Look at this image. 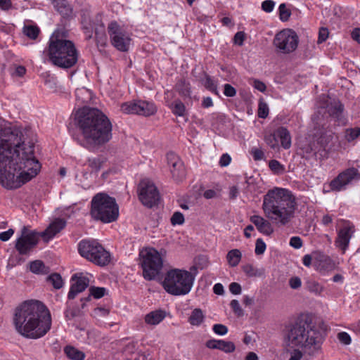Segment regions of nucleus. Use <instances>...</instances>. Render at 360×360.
I'll use <instances>...</instances> for the list:
<instances>
[{
  "instance_id": "14",
  "label": "nucleus",
  "mask_w": 360,
  "mask_h": 360,
  "mask_svg": "<svg viewBox=\"0 0 360 360\" xmlns=\"http://www.w3.org/2000/svg\"><path fill=\"white\" fill-rule=\"evenodd\" d=\"M274 45L282 53H291L297 47L298 37L295 32L290 29L283 30L276 34Z\"/></svg>"
},
{
  "instance_id": "15",
  "label": "nucleus",
  "mask_w": 360,
  "mask_h": 360,
  "mask_svg": "<svg viewBox=\"0 0 360 360\" xmlns=\"http://www.w3.org/2000/svg\"><path fill=\"white\" fill-rule=\"evenodd\" d=\"M108 32L114 47L122 52L129 50L131 39L117 21L113 20L108 24Z\"/></svg>"
},
{
  "instance_id": "21",
  "label": "nucleus",
  "mask_w": 360,
  "mask_h": 360,
  "mask_svg": "<svg viewBox=\"0 0 360 360\" xmlns=\"http://www.w3.org/2000/svg\"><path fill=\"white\" fill-rule=\"evenodd\" d=\"M354 231V227L350 226H345L339 231L335 244L342 250L343 252L347 248Z\"/></svg>"
},
{
  "instance_id": "1",
  "label": "nucleus",
  "mask_w": 360,
  "mask_h": 360,
  "mask_svg": "<svg viewBox=\"0 0 360 360\" xmlns=\"http://www.w3.org/2000/svg\"><path fill=\"white\" fill-rule=\"evenodd\" d=\"M41 164L34 155V144L26 143L23 133L15 127L0 130V184L15 190L36 176Z\"/></svg>"
},
{
  "instance_id": "2",
  "label": "nucleus",
  "mask_w": 360,
  "mask_h": 360,
  "mask_svg": "<svg viewBox=\"0 0 360 360\" xmlns=\"http://www.w3.org/2000/svg\"><path fill=\"white\" fill-rule=\"evenodd\" d=\"M75 123L82 136L79 143L86 149L98 148L112 139V123L98 108H79L75 114Z\"/></svg>"
},
{
  "instance_id": "64",
  "label": "nucleus",
  "mask_w": 360,
  "mask_h": 360,
  "mask_svg": "<svg viewBox=\"0 0 360 360\" xmlns=\"http://www.w3.org/2000/svg\"><path fill=\"white\" fill-rule=\"evenodd\" d=\"M231 161V158L229 154H227V153L223 154L221 156L220 160H219V165L221 167H226L230 164Z\"/></svg>"
},
{
  "instance_id": "18",
  "label": "nucleus",
  "mask_w": 360,
  "mask_h": 360,
  "mask_svg": "<svg viewBox=\"0 0 360 360\" xmlns=\"http://www.w3.org/2000/svg\"><path fill=\"white\" fill-rule=\"evenodd\" d=\"M72 281L74 283L71 285L70 291L68 295L69 300L74 299L76 295L85 290L89 283V280L82 274H75L72 276Z\"/></svg>"
},
{
  "instance_id": "43",
  "label": "nucleus",
  "mask_w": 360,
  "mask_h": 360,
  "mask_svg": "<svg viewBox=\"0 0 360 360\" xmlns=\"http://www.w3.org/2000/svg\"><path fill=\"white\" fill-rule=\"evenodd\" d=\"M243 272L249 277H256L262 275V273L252 264H247L242 266Z\"/></svg>"
},
{
  "instance_id": "26",
  "label": "nucleus",
  "mask_w": 360,
  "mask_h": 360,
  "mask_svg": "<svg viewBox=\"0 0 360 360\" xmlns=\"http://www.w3.org/2000/svg\"><path fill=\"white\" fill-rule=\"evenodd\" d=\"M167 313L165 310L157 309L152 311L145 316L146 323L151 326L159 324L166 317Z\"/></svg>"
},
{
  "instance_id": "31",
  "label": "nucleus",
  "mask_w": 360,
  "mask_h": 360,
  "mask_svg": "<svg viewBox=\"0 0 360 360\" xmlns=\"http://www.w3.org/2000/svg\"><path fill=\"white\" fill-rule=\"evenodd\" d=\"M242 258V253L238 249L230 250L226 255L228 264L231 267L238 265Z\"/></svg>"
},
{
  "instance_id": "13",
  "label": "nucleus",
  "mask_w": 360,
  "mask_h": 360,
  "mask_svg": "<svg viewBox=\"0 0 360 360\" xmlns=\"http://www.w3.org/2000/svg\"><path fill=\"white\" fill-rule=\"evenodd\" d=\"M138 192L140 201L148 207L157 205L160 200L157 187L148 179H143L140 181Z\"/></svg>"
},
{
  "instance_id": "38",
  "label": "nucleus",
  "mask_w": 360,
  "mask_h": 360,
  "mask_svg": "<svg viewBox=\"0 0 360 360\" xmlns=\"http://www.w3.org/2000/svg\"><path fill=\"white\" fill-rule=\"evenodd\" d=\"M188 322L193 326H199L202 322V311L200 309H195L188 318Z\"/></svg>"
},
{
  "instance_id": "34",
  "label": "nucleus",
  "mask_w": 360,
  "mask_h": 360,
  "mask_svg": "<svg viewBox=\"0 0 360 360\" xmlns=\"http://www.w3.org/2000/svg\"><path fill=\"white\" fill-rule=\"evenodd\" d=\"M172 113L177 116H184L186 112L184 104L179 99L175 100L168 105Z\"/></svg>"
},
{
  "instance_id": "9",
  "label": "nucleus",
  "mask_w": 360,
  "mask_h": 360,
  "mask_svg": "<svg viewBox=\"0 0 360 360\" xmlns=\"http://www.w3.org/2000/svg\"><path fill=\"white\" fill-rule=\"evenodd\" d=\"M78 251L82 257L100 266L108 265L111 260L110 252L96 240H82Z\"/></svg>"
},
{
  "instance_id": "8",
  "label": "nucleus",
  "mask_w": 360,
  "mask_h": 360,
  "mask_svg": "<svg viewBox=\"0 0 360 360\" xmlns=\"http://www.w3.org/2000/svg\"><path fill=\"white\" fill-rule=\"evenodd\" d=\"M91 215L96 220L110 223L117 220L119 207L114 198L106 193L96 194L91 202Z\"/></svg>"
},
{
  "instance_id": "3",
  "label": "nucleus",
  "mask_w": 360,
  "mask_h": 360,
  "mask_svg": "<svg viewBox=\"0 0 360 360\" xmlns=\"http://www.w3.org/2000/svg\"><path fill=\"white\" fill-rule=\"evenodd\" d=\"M51 323L50 311L40 301H25L15 310L13 323L18 333L25 338L44 337L50 330Z\"/></svg>"
},
{
  "instance_id": "61",
  "label": "nucleus",
  "mask_w": 360,
  "mask_h": 360,
  "mask_svg": "<svg viewBox=\"0 0 360 360\" xmlns=\"http://www.w3.org/2000/svg\"><path fill=\"white\" fill-rule=\"evenodd\" d=\"M289 285L292 289H298L302 285V281L300 278L297 276H294L290 278L289 280Z\"/></svg>"
},
{
  "instance_id": "50",
  "label": "nucleus",
  "mask_w": 360,
  "mask_h": 360,
  "mask_svg": "<svg viewBox=\"0 0 360 360\" xmlns=\"http://www.w3.org/2000/svg\"><path fill=\"white\" fill-rule=\"evenodd\" d=\"M90 295L96 299H100L105 295V288L101 287L92 286L89 288Z\"/></svg>"
},
{
  "instance_id": "29",
  "label": "nucleus",
  "mask_w": 360,
  "mask_h": 360,
  "mask_svg": "<svg viewBox=\"0 0 360 360\" xmlns=\"http://www.w3.org/2000/svg\"><path fill=\"white\" fill-rule=\"evenodd\" d=\"M300 155L305 159H310L311 158L316 156L317 153V149L315 147L314 142H307L302 144L300 148Z\"/></svg>"
},
{
  "instance_id": "62",
  "label": "nucleus",
  "mask_w": 360,
  "mask_h": 360,
  "mask_svg": "<svg viewBox=\"0 0 360 360\" xmlns=\"http://www.w3.org/2000/svg\"><path fill=\"white\" fill-rule=\"evenodd\" d=\"M229 290L233 295H240L242 291V288L238 283L233 282L229 285Z\"/></svg>"
},
{
  "instance_id": "41",
  "label": "nucleus",
  "mask_w": 360,
  "mask_h": 360,
  "mask_svg": "<svg viewBox=\"0 0 360 360\" xmlns=\"http://www.w3.org/2000/svg\"><path fill=\"white\" fill-rule=\"evenodd\" d=\"M269 107L263 98H260L258 105L257 115L260 118H266L269 115Z\"/></svg>"
},
{
  "instance_id": "10",
  "label": "nucleus",
  "mask_w": 360,
  "mask_h": 360,
  "mask_svg": "<svg viewBox=\"0 0 360 360\" xmlns=\"http://www.w3.org/2000/svg\"><path fill=\"white\" fill-rule=\"evenodd\" d=\"M139 255L143 278L148 281L154 280L163 267L162 255L154 248L142 250Z\"/></svg>"
},
{
  "instance_id": "24",
  "label": "nucleus",
  "mask_w": 360,
  "mask_h": 360,
  "mask_svg": "<svg viewBox=\"0 0 360 360\" xmlns=\"http://www.w3.org/2000/svg\"><path fill=\"white\" fill-rule=\"evenodd\" d=\"M54 8L61 15V16L67 20L73 18V9L67 0H51Z\"/></svg>"
},
{
  "instance_id": "35",
  "label": "nucleus",
  "mask_w": 360,
  "mask_h": 360,
  "mask_svg": "<svg viewBox=\"0 0 360 360\" xmlns=\"http://www.w3.org/2000/svg\"><path fill=\"white\" fill-rule=\"evenodd\" d=\"M139 101L126 102L121 105V110L126 114L138 115Z\"/></svg>"
},
{
  "instance_id": "16",
  "label": "nucleus",
  "mask_w": 360,
  "mask_h": 360,
  "mask_svg": "<svg viewBox=\"0 0 360 360\" xmlns=\"http://www.w3.org/2000/svg\"><path fill=\"white\" fill-rule=\"evenodd\" d=\"M360 179V174L357 169L354 167L348 168L340 172L329 184L330 191H340L345 189L346 186L353 180Z\"/></svg>"
},
{
  "instance_id": "17",
  "label": "nucleus",
  "mask_w": 360,
  "mask_h": 360,
  "mask_svg": "<svg viewBox=\"0 0 360 360\" xmlns=\"http://www.w3.org/2000/svg\"><path fill=\"white\" fill-rule=\"evenodd\" d=\"M167 160L173 180L176 183L182 182L186 176V169L183 161L173 152L167 154Z\"/></svg>"
},
{
  "instance_id": "37",
  "label": "nucleus",
  "mask_w": 360,
  "mask_h": 360,
  "mask_svg": "<svg viewBox=\"0 0 360 360\" xmlns=\"http://www.w3.org/2000/svg\"><path fill=\"white\" fill-rule=\"evenodd\" d=\"M305 285L307 290L316 295H320L323 290V287L319 283L312 279L307 280Z\"/></svg>"
},
{
  "instance_id": "46",
  "label": "nucleus",
  "mask_w": 360,
  "mask_h": 360,
  "mask_svg": "<svg viewBox=\"0 0 360 360\" xmlns=\"http://www.w3.org/2000/svg\"><path fill=\"white\" fill-rule=\"evenodd\" d=\"M277 137L276 132L274 134H266L264 136V141L268 146L271 148L275 149L278 147Z\"/></svg>"
},
{
  "instance_id": "25",
  "label": "nucleus",
  "mask_w": 360,
  "mask_h": 360,
  "mask_svg": "<svg viewBox=\"0 0 360 360\" xmlns=\"http://www.w3.org/2000/svg\"><path fill=\"white\" fill-rule=\"evenodd\" d=\"M206 346L210 349H217L225 353H231L236 349L235 344L233 342L223 340H208L206 342Z\"/></svg>"
},
{
  "instance_id": "39",
  "label": "nucleus",
  "mask_w": 360,
  "mask_h": 360,
  "mask_svg": "<svg viewBox=\"0 0 360 360\" xmlns=\"http://www.w3.org/2000/svg\"><path fill=\"white\" fill-rule=\"evenodd\" d=\"M104 162L105 158L101 156L89 158L88 160L89 167L94 172H98L101 169Z\"/></svg>"
},
{
  "instance_id": "28",
  "label": "nucleus",
  "mask_w": 360,
  "mask_h": 360,
  "mask_svg": "<svg viewBox=\"0 0 360 360\" xmlns=\"http://www.w3.org/2000/svg\"><path fill=\"white\" fill-rule=\"evenodd\" d=\"M277 136L280 139L281 146L285 149L291 146V136L289 131L283 127L278 128L276 131Z\"/></svg>"
},
{
  "instance_id": "47",
  "label": "nucleus",
  "mask_w": 360,
  "mask_h": 360,
  "mask_svg": "<svg viewBox=\"0 0 360 360\" xmlns=\"http://www.w3.org/2000/svg\"><path fill=\"white\" fill-rule=\"evenodd\" d=\"M360 136V128L347 129L345 132V138L348 141H354Z\"/></svg>"
},
{
  "instance_id": "23",
  "label": "nucleus",
  "mask_w": 360,
  "mask_h": 360,
  "mask_svg": "<svg viewBox=\"0 0 360 360\" xmlns=\"http://www.w3.org/2000/svg\"><path fill=\"white\" fill-rule=\"evenodd\" d=\"M250 221L257 227V230L266 236H270L274 232L271 224L262 217L253 215L250 217Z\"/></svg>"
},
{
  "instance_id": "6",
  "label": "nucleus",
  "mask_w": 360,
  "mask_h": 360,
  "mask_svg": "<svg viewBox=\"0 0 360 360\" xmlns=\"http://www.w3.org/2000/svg\"><path fill=\"white\" fill-rule=\"evenodd\" d=\"M66 37V32L56 30L44 51L53 65L64 69L73 67L78 60L79 55L75 44Z\"/></svg>"
},
{
  "instance_id": "33",
  "label": "nucleus",
  "mask_w": 360,
  "mask_h": 360,
  "mask_svg": "<svg viewBox=\"0 0 360 360\" xmlns=\"http://www.w3.org/2000/svg\"><path fill=\"white\" fill-rule=\"evenodd\" d=\"M175 89L179 94L184 98L191 96V87L190 84L184 79L179 80L176 86Z\"/></svg>"
},
{
  "instance_id": "63",
  "label": "nucleus",
  "mask_w": 360,
  "mask_h": 360,
  "mask_svg": "<svg viewBox=\"0 0 360 360\" xmlns=\"http://www.w3.org/2000/svg\"><path fill=\"white\" fill-rule=\"evenodd\" d=\"M251 154L253 156L255 160L258 161L264 158V153L262 150L259 148H252Z\"/></svg>"
},
{
  "instance_id": "60",
  "label": "nucleus",
  "mask_w": 360,
  "mask_h": 360,
  "mask_svg": "<svg viewBox=\"0 0 360 360\" xmlns=\"http://www.w3.org/2000/svg\"><path fill=\"white\" fill-rule=\"evenodd\" d=\"M224 94L226 96L233 97L236 94V89L229 84L224 85Z\"/></svg>"
},
{
  "instance_id": "56",
  "label": "nucleus",
  "mask_w": 360,
  "mask_h": 360,
  "mask_svg": "<svg viewBox=\"0 0 360 360\" xmlns=\"http://www.w3.org/2000/svg\"><path fill=\"white\" fill-rule=\"evenodd\" d=\"M245 39V34L244 32H238L236 33L233 37V42L235 44L242 46Z\"/></svg>"
},
{
  "instance_id": "19",
  "label": "nucleus",
  "mask_w": 360,
  "mask_h": 360,
  "mask_svg": "<svg viewBox=\"0 0 360 360\" xmlns=\"http://www.w3.org/2000/svg\"><path fill=\"white\" fill-rule=\"evenodd\" d=\"M313 257L314 262L319 271H332L335 267L333 260L321 251H314Z\"/></svg>"
},
{
  "instance_id": "40",
  "label": "nucleus",
  "mask_w": 360,
  "mask_h": 360,
  "mask_svg": "<svg viewBox=\"0 0 360 360\" xmlns=\"http://www.w3.org/2000/svg\"><path fill=\"white\" fill-rule=\"evenodd\" d=\"M47 280L51 282V283L56 289H60L63 285V281L59 274L54 273L51 274L47 278Z\"/></svg>"
},
{
  "instance_id": "12",
  "label": "nucleus",
  "mask_w": 360,
  "mask_h": 360,
  "mask_svg": "<svg viewBox=\"0 0 360 360\" xmlns=\"http://www.w3.org/2000/svg\"><path fill=\"white\" fill-rule=\"evenodd\" d=\"M20 232V236L15 241V248L19 255H27L38 244L39 233L32 230L29 226H24Z\"/></svg>"
},
{
  "instance_id": "54",
  "label": "nucleus",
  "mask_w": 360,
  "mask_h": 360,
  "mask_svg": "<svg viewBox=\"0 0 360 360\" xmlns=\"http://www.w3.org/2000/svg\"><path fill=\"white\" fill-rule=\"evenodd\" d=\"M212 329L216 334L219 335H224L228 333V328L220 323L214 324Z\"/></svg>"
},
{
  "instance_id": "52",
  "label": "nucleus",
  "mask_w": 360,
  "mask_h": 360,
  "mask_svg": "<svg viewBox=\"0 0 360 360\" xmlns=\"http://www.w3.org/2000/svg\"><path fill=\"white\" fill-rule=\"evenodd\" d=\"M294 349L289 360H301L303 356L309 357V355L304 353V350L298 347H292Z\"/></svg>"
},
{
  "instance_id": "22",
  "label": "nucleus",
  "mask_w": 360,
  "mask_h": 360,
  "mask_svg": "<svg viewBox=\"0 0 360 360\" xmlns=\"http://www.w3.org/2000/svg\"><path fill=\"white\" fill-rule=\"evenodd\" d=\"M66 222L62 219H56L46 228V229L39 233L44 240L48 241L53 238L65 226Z\"/></svg>"
},
{
  "instance_id": "27",
  "label": "nucleus",
  "mask_w": 360,
  "mask_h": 360,
  "mask_svg": "<svg viewBox=\"0 0 360 360\" xmlns=\"http://www.w3.org/2000/svg\"><path fill=\"white\" fill-rule=\"evenodd\" d=\"M138 111L139 115L148 117L157 112V107L153 103L139 100Z\"/></svg>"
},
{
  "instance_id": "20",
  "label": "nucleus",
  "mask_w": 360,
  "mask_h": 360,
  "mask_svg": "<svg viewBox=\"0 0 360 360\" xmlns=\"http://www.w3.org/2000/svg\"><path fill=\"white\" fill-rule=\"evenodd\" d=\"M344 105L339 101H333L326 105V107H321L318 110L319 114L326 113L338 121H340L342 118Z\"/></svg>"
},
{
  "instance_id": "57",
  "label": "nucleus",
  "mask_w": 360,
  "mask_h": 360,
  "mask_svg": "<svg viewBox=\"0 0 360 360\" xmlns=\"http://www.w3.org/2000/svg\"><path fill=\"white\" fill-rule=\"evenodd\" d=\"M329 32L327 28L321 27L319 32L318 43L321 44L325 41L328 37Z\"/></svg>"
},
{
  "instance_id": "30",
  "label": "nucleus",
  "mask_w": 360,
  "mask_h": 360,
  "mask_svg": "<svg viewBox=\"0 0 360 360\" xmlns=\"http://www.w3.org/2000/svg\"><path fill=\"white\" fill-rule=\"evenodd\" d=\"M66 356L72 360H84L85 354L72 346H66L64 348Z\"/></svg>"
},
{
  "instance_id": "7",
  "label": "nucleus",
  "mask_w": 360,
  "mask_h": 360,
  "mask_svg": "<svg viewBox=\"0 0 360 360\" xmlns=\"http://www.w3.org/2000/svg\"><path fill=\"white\" fill-rule=\"evenodd\" d=\"M198 269H202V267L195 264L191 267L190 271L179 269L168 271L162 282L165 290L174 295L187 294L191 290Z\"/></svg>"
},
{
  "instance_id": "11",
  "label": "nucleus",
  "mask_w": 360,
  "mask_h": 360,
  "mask_svg": "<svg viewBox=\"0 0 360 360\" xmlns=\"http://www.w3.org/2000/svg\"><path fill=\"white\" fill-rule=\"evenodd\" d=\"M80 17L82 30L86 35V39H90L92 37L93 30H94L97 42L101 44H104L106 41V34L105 25L102 22L101 14H97L95 17V20H92L90 11L84 8L80 11Z\"/></svg>"
},
{
  "instance_id": "55",
  "label": "nucleus",
  "mask_w": 360,
  "mask_h": 360,
  "mask_svg": "<svg viewBox=\"0 0 360 360\" xmlns=\"http://www.w3.org/2000/svg\"><path fill=\"white\" fill-rule=\"evenodd\" d=\"M338 338L340 342L344 345H349L351 343L350 335L346 332H340L338 334Z\"/></svg>"
},
{
  "instance_id": "59",
  "label": "nucleus",
  "mask_w": 360,
  "mask_h": 360,
  "mask_svg": "<svg viewBox=\"0 0 360 360\" xmlns=\"http://www.w3.org/2000/svg\"><path fill=\"white\" fill-rule=\"evenodd\" d=\"M275 3L271 0H266L262 4V8L265 12H271L274 8Z\"/></svg>"
},
{
  "instance_id": "51",
  "label": "nucleus",
  "mask_w": 360,
  "mask_h": 360,
  "mask_svg": "<svg viewBox=\"0 0 360 360\" xmlns=\"http://www.w3.org/2000/svg\"><path fill=\"white\" fill-rule=\"evenodd\" d=\"M230 306L233 311L238 317H241L244 315V311L237 300H233L230 302Z\"/></svg>"
},
{
  "instance_id": "58",
  "label": "nucleus",
  "mask_w": 360,
  "mask_h": 360,
  "mask_svg": "<svg viewBox=\"0 0 360 360\" xmlns=\"http://www.w3.org/2000/svg\"><path fill=\"white\" fill-rule=\"evenodd\" d=\"M290 245L295 249H299L303 245L302 240L299 236H293L290 240Z\"/></svg>"
},
{
  "instance_id": "4",
  "label": "nucleus",
  "mask_w": 360,
  "mask_h": 360,
  "mask_svg": "<svg viewBox=\"0 0 360 360\" xmlns=\"http://www.w3.org/2000/svg\"><path fill=\"white\" fill-rule=\"evenodd\" d=\"M285 337L290 347L302 349L309 358L321 352L324 337L309 314H302L288 324Z\"/></svg>"
},
{
  "instance_id": "49",
  "label": "nucleus",
  "mask_w": 360,
  "mask_h": 360,
  "mask_svg": "<svg viewBox=\"0 0 360 360\" xmlns=\"http://www.w3.org/2000/svg\"><path fill=\"white\" fill-rule=\"evenodd\" d=\"M184 216L180 212H175L170 218V222L173 226L181 225L184 223Z\"/></svg>"
},
{
  "instance_id": "32",
  "label": "nucleus",
  "mask_w": 360,
  "mask_h": 360,
  "mask_svg": "<svg viewBox=\"0 0 360 360\" xmlns=\"http://www.w3.org/2000/svg\"><path fill=\"white\" fill-rule=\"evenodd\" d=\"M30 270L36 274H46L49 271V267L46 266L41 260H34L30 262Z\"/></svg>"
},
{
  "instance_id": "5",
  "label": "nucleus",
  "mask_w": 360,
  "mask_h": 360,
  "mask_svg": "<svg viewBox=\"0 0 360 360\" xmlns=\"http://www.w3.org/2000/svg\"><path fill=\"white\" fill-rule=\"evenodd\" d=\"M297 207L295 195L286 188H274L264 196L262 209L264 214L278 226H285L292 221Z\"/></svg>"
},
{
  "instance_id": "48",
  "label": "nucleus",
  "mask_w": 360,
  "mask_h": 360,
  "mask_svg": "<svg viewBox=\"0 0 360 360\" xmlns=\"http://www.w3.org/2000/svg\"><path fill=\"white\" fill-rule=\"evenodd\" d=\"M278 10H279L280 19L283 22L288 21L291 15L290 10H289L286 8V6L285 4H281L279 6Z\"/></svg>"
},
{
  "instance_id": "44",
  "label": "nucleus",
  "mask_w": 360,
  "mask_h": 360,
  "mask_svg": "<svg viewBox=\"0 0 360 360\" xmlns=\"http://www.w3.org/2000/svg\"><path fill=\"white\" fill-rule=\"evenodd\" d=\"M204 78L205 79L204 82L205 87L211 92L218 95L217 86L215 82L211 78V77L205 74Z\"/></svg>"
},
{
  "instance_id": "45",
  "label": "nucleus",
  "mask_w": 360,
  "mask_h": 360,
  "mask_svg": "<svg viewBox=\"0 0 360 360\" xmlns=\"http://www.w3.org/2000/svg\"><path fill=\"white\" fill-rule=\"evenodd\" d=\"M333 139V133L331 131H326L322 134L318 139V143L321 145V147L325 150L326 146Z\"/></svg>"
},
{
  "instance_id": "53",
  "label": "nucleus",
  "mask_w": 360,
  "mask_h": 360,
  "mask_svg": "<svg viewBox=\"0 0 360 360\" xmlns=\"http://www.w3.org/2000/svg\"><path fill=\"white\" fill-rule=\"evenodd\" d=\"M266 250V244L262 238H258L255 243V254L257 255H262Z\"/></svg>"
},
{
  "instance_id": "36",
  "label": "nucleus",
  "mask_w": 360,
  "mask_h": 360,
  "mask_svg": "<svg viewBox=\"0 0 360 360\" xmlns=\"http://www.w3.org/2000/svg\"><path fill=\"white\" fill-rule=\"evenodd\" d=\"M22 32L28 38L35 40L40 33V30L37 25H28L23 27Z\"/></svg>"
},
{
  "instance_id": "42",
  "label": "nucleus",
  "mask_w": 360,
  "mask_h": 360,
  "mask_svg": "<svg viewBox=\"0 0 360 360\" xmlns=\"http://www.w3.org/2000/svg\"><path fill=\"white\" fill-rule=\"evenodd\" d=\"M270 169L276 174H283L285 172V167L276 160H271L269 162Z\"/></svg>"
}]
</instances>
